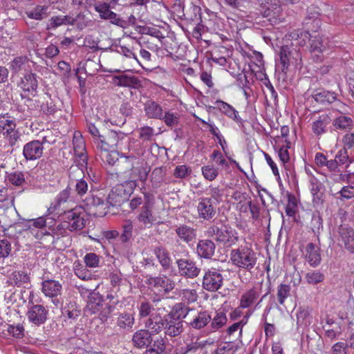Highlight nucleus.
<instances>
[{
  "label": "nucleus",
  "instance_id": "nucleus-24",
  "mask_svg": "<svg viewBox=\"0 0 354 354\" xmlns=\"http://www.w3.org/2000/svg\"><path fill=\"white\" fill-rule=\"evenodd\" d=\"M8 66L12 75H18L22 71L26 73L30 68L29 59L25 55L18 56L11 60Z\"/></svg>",
  "mask_w": 354,
  "mask_h": 354
},
{
  "label": "nucleus",
  "instance_id": "nucleus-39",
  "mask_svg": "<svg viewBox=\"0 0 354 354\" xmlns=\"http://www.w3.org/2000/svg\"><path fill=\"white\" fill-rule=\"evenodd\" d=\"M91 7H93L95 10L99 13L100 18L104 20L106 19L112 12L111 9L114 8L110 2L97 0L94 1Z\"/></svg>",
  "mask_w": 354,
  "mask_h": 354
},
{
  "label": "nucleus",
  "instance_id": "nucleus-25",
  "mask_svg": "<svg viewBox=\"0 0 354 354\" xmlns=\"http://www.w3.org/2000/svg\"><path fill=\"white\" fill-rule=\"evenodd\" d=\"M75 165H72L69 169V177L73 178V174H77V177H81L84 174V169L86 168L88 164V157L86 153L75 156Z\"/></svg>",
  "mask_w": 354,
  "mask_h": 354
},
{
  "label": "nucleus",
  "instance_id": "nucleus-14",
  "mask_svg": "<svg viewBox=\"0 0 354 354\" xmlns=\"http://www.w3.org/2000/svg\"><path fill=\"white\" fill-rule=\"evenodd\" d=\"M309 188L313 196V203L315 205L322 204L324 201L325 186L314 175L308 178Z\"/></svg>",
  "mask_w": 354,
  "mask_h": 354
},
{
  "label": "nucleus",
  "instance_id": "nucleus-26",
  "mask_svg": "<svg viewBox=\"0 0 354 354\" xmlns=\"http://www.w3.org/2000/svg\"><path fill=\"white\" fill-rule=\"evenodd\" d=\"M312 97L318 103L322 104H329L337 99V95L334 92L317 88L313 91Z\"/></svg>",
  "mask_w": 354,
  "mask_h": 354
},
{
  "label": "nucleus",
  "instance_id": "nucleus-63",
  "mask_svg": "<svg viewBox=\"0 0 354 354\" xmlns=\"http://www.w3.org/2000/svg\"><path fill=\"white\" fill-rule=\"evenodd\" d=\"M331 179L335 183H342L346 181L350 183L354 178V173L352 174H342V173H333L330 176Z\"/></svg>",
  "mask_w": 354,
  "mask_h": 354
},
{
  "label": "nucleus",
  "instance_id": "nucleus-54",
  "mask_svg": "<svg viewBox=\"0 0 354 354\" xmlns=\"http://www.w3.org/2000/svg\"><path fill=\"white\" fill-rule=\"evenodd\" d=\"M183 301L187 304L195 302L198 299V294L194 289H183L180 292Z\"/></svg>",
  "mask_w": 354,
  "mask_h": 354
},
{
  "label": "nucleus",
  "instance_id": "nucleus-19",
  "mask_svg": "<svg viewBox=\"0 0 354 354\" xmlns=\"http://www.w3.org/2000/svg\"><path fill=\"white\" fill-rule=\"evenodd\" d=\"M216 245L209 238L199 240L196 245L197 254L206 259H211L215 252Z\"/></svg>",
  "mask_w": 354,
  "mask_h": 354
},
{
  "label": "nucleus",
  "instance_id": "nucleus-16",
  "mask_svg": "<svg viewBox=\"0 0 354 354\" xmlns=\"http://www.w3.org/2000/svg\"><path fill=\"white\" fill-rule=\"evenodd\" d=\"M338 240L342 241L346 250L354 253V230L348 225H341L338 228Z\"/></svg>",
  "mask_w": 354,
  "mask_h": 354
},
{
  "label": "nucleus",
  "instance_id": "nucleus-11",
  "mask_svg": "<svg viewBox=\"0 0 354 354\" xmlns=\"http://www.w3.org/2000/svg\"><path fill=\"white\" fill-rule=\"evenodd\" d=\"M39 77L36 73L31 71L26 72L18 82L17 86L24 92L35 96L39 86Z\"/></svg>",
  "mask_w": 354,
  "mask_h": 354
},
{
  "label": "nucleus",
  "instance_id": "nucleus-59",
  "mask_svg": "<svg viewBox=\"0 0 354 354\" xmlns=\"http://www.w3.org/2000/svg\"><path fill=\"white\" fill-rule=\"evenodd\" d=\"M120 136L122 138H123V136L121 133H118L115 131H110L106 136H104L106 141L108 142L109 146L112 147L113 150L117 147L120 140Z\"/></svg>",
  "mask_w": 354,
  "mask_h": 354
},
{
  "label": "nucleus",
  "instance_id": "nucleus-62",
  "mask_svg": "<svg viewBox=\"0 0 354 354\" xmlns=\"http://www.w3.org/2000/svg\"><path fill=\"white\" fill-rule=\"evenodd\" d=\"M7 331L15 338H21L24 335V328L21 324L17 326L8 325Z\"/></svg>",
  "mask_w": 354,
  "mask_h": 354
},
{
  "label": "nucleus",
  "instance_id": "nucleus-56",
  "mask_svg": "<svg viewBox=\"0 0 354 354\" xmlns=\"http://www.w3.org/2000/svg\"><path fill=\"white\" fill-rule=\"evenodd\" d=\"M8 180L15 186H21L25 183L24 174L18 171L12 172L8 174Z\"/></svg>",
  "mask_w": 354,
  "mask_h": 354
},
{
  "label": "nucleus",
  "instance_id": "nucleus-23",
  "mask_svg": "<svg viewBox=\"0 0 354 354\" xmlns=\"http://www.w3.org/2000/svg\"><path fill=\"white\" fill-rule=\"evenodd\" d=\"M263 281L255 284L252 288L245 292L241 298L240 306L243 308L250 307L261 292Z\"/></svg>",
  "mask_w": 354,
  "mask_h": 354
},
{
  "label": "nucleus",
  "instance_id": "nucleus-28",
  "mask_svg": "<svg viewBox=\"0 0 354 354\" xmlns=\"http://www.w3.org/2000/svg\"><path fill=\"white\" fill-rule=\"evenodd\" d=\"M113 82L118 86L137 88L140 86V80L136 76L121 75L114 76Z\"/></svg>",
  "mask_w": 354,
  "mask_h": 354
},
{
  "label": "nucleus",
  "instance_id": "nucleus-21",
  "mask_svg": "<svg viewBox=\"0 0 354 354\" xmlns=\"http://www.w3.org/2000/svg\"><path fill=\"white\" fill-rule=\"evenodd\" d=\"M165 333L171 337L180 335L184 330V321H178L165 316Z\"/></svg>",
  "mask_w": 354,
  "mask_h": 354
},
{
  "label": "nucleus",
  "instance_id": "nucleus-32",
  "mask_svg": "<svg viewBox=\"0 0 354 354\" xmlns=\"http://www.w3.org/2000/svg\"><path fill=\"white\" fill-rule=\"evenodd\" d=\"M175 232L179 239L185 243L192 242L196 237V230L185 224L178 226Z\"/></svg>",
  "mask_w": 354,
  "mask_h": 354
},
{
  "label": "nucleus",
  "instance_id": "nucleus-15",
  "mask_svg": "<svg viewBox=\"0 0 354 354\" xmlns=\"http://www.w3.org/2000/svg\"><path fill=\"white\" fill-rule=\"evenodd\" d=\"M44 147L39 140H31L24 145L23 156L26 160H36L43 155Z\"/></svg>",
  "mask_w": 354,
  "mask_h": 354
},
{
  "label": "nucleus",
  "instance_id": "nucleus-60",
  "mask_svg": "<svg viewBox=\"0 0 354 354\" xmlns=\"http://www.w3.org/2000/svg\"><path fill=\"white\" fill-rule=\"evenodd\" d=\"M310 45L311 52L322 53L325 49L322 37L319 35L313 37V39L310 40Z\"/></svg>",
  "mask_w": 354,
  "mask_h": 354
},
{
  "label": "nucleus",
  "instance_id": "nucleus-34",
  "mask_svg": "<svg viewBox=\"0 0 354 354\" xmlns=\"http://www.w3.org/2000/svg\"><path fill=\"white\" fill-rule=\"evenodd\" d=\"M331 119L327 114L319 115L312 124V131L317 136H321L326 131L327 126L330 123Z\"/></svg>",
  "mask_w": 354,
  "mask_h": 354
},
{
  "label": "nucleus",
  "instance_id": "nucleus-55",
  "mask_svg": "<svg viewBox=\"0 0 354 354\" xmlns=\"http://www.w3.org/2000/svg\"><path fill=\"white\" fill-rule=\"evenodd\" d=\"M192 173L190 167L186 165H181L177 166L173 172V175L176 178L183 179L189 176Z\"/></svg>",
  "mask_w": 354,
  "mask_h": 354
},
{
  "label": "nucleus",
  "instance_id": "nucleus-53",
  "mask_svg": "<svg viewBox=\"0 0 354 354\" xmlns=\"http://www.w3.org/2000/svg\"><path fill=\"white\" fill-rule=\"evenodd\" d=\"M63 314L68 319H75L80 315V310L75 303H70L68 306L64 307Z\"/></svg>",
  "mask_w": 354,
  "mask_h": 354
},
{
  "label": "nucleus",
  "instance_id": "nucleus-10",
  "mask_svg": "<svg viewBox=\"0 0 354 354\" xmlns=\"http://www.w3.org/2000/svg\"><path fill=\"white\" fill-rule=\"evenodd\" d=\"M197 218L200 220L209 221L216 214V207L212 199L208 197H201L196 205Z\"/></svg>",
  "mask_w": 354,
  "mask_h": 354
},
{
  "label": "nucleus",
  "instance_id": "nucleus-61",
  "mask_svg": "<svg viewBox=\"0 0 354 354\" xmlns=\"http://www.w3.org/2000/svg\"><path fill=\"white\" fill-rule=\"evenodd\" d=\"M161 120H164L167 126L173 127L178 123L179 115L176 113L168 111L166 112L165 115L162 114V118Z\"/></svg>",
  "mask_w": 354,
  "mask_h": 354
},
{
  "label": "nucleus",
  "instance_id": "nucleus-2",
  "mask_svg": "<svg viewBox=\"0 0 354 354\" xmlns=\"http://www.w3.org/2000/svg\"><path fill=\"white\" fill-rule=\"evenodd\" d=\"M230 260L235 266L250 271L255 267L257 258L251 248L241 247L231 251Z\"/></svg>",
  "mask_w": 354,
  "mask_h": 354
},
{
  "label": "nucleus",
  "instance_id": "nucleus-47",
  "mask_svg": "<svg viewBox=\"0 0 354 354\" xmlns=\"http://www.w3.org/2000/svg\"><path fill=\"white\" fill-rule=\"evenodd\" d=\"M290 286L288 284L281 283L277 286V298L280 305H284L285 300L290 295Z\"/></svg>",
  "mask_w": 354,
  "mask_h": 354
},
{
  "label": "nucleus",
  "instance_id": "nucleus-18",
  "mask_svg": "<svg viewBox=\"0 0 354 354\" xmlns=\"http://www.w3.org/2000/svg\"><path fill=\"white\" fill-rule=\"evenodd\" d=\"M7 283L10 286L26 288L30 284V277L25 271L16 270L8 276Z\"/></svg>",
  "mask_w": 354,
  "mask_h": 354
},
{
  "label": "nucleus",
  "instance_id": "nucleus-5",
  "mask_svg": "<svg viewBox=\"0 0 354 354\" xmlns=\"http://www.w3.org/2000/svg\"><path fill=\"white\" fill-rule=\"evenodd\" d=\"M223 270L211 268L205 270L202 286L209 292L218 291L223 285Z\"/></svg>",
  "mask_w": 354,
  "mask_h": 354
},
{
  "label": "nucleus",
  "instance_id": "nucleus-33",
  "mask_svg": "<svg viewBox=\"0 0 354 354\" xmlns=\"http://www.w3.org/2000/svg\"><path fill=\"white\" fill-rule=\"evenodd\" d=\"M212 320V317L207 311H200L198 314L187 324L194 329L203 328Z\"/></svg>",
  "mask_w": 354,
  "mask_h": 354
},
{
  "label": "nucleus",
  "instance_id": "nucleus-57",
  "mask_svg": "<svg viewBox=\"0 0 354 354\" xmlns=\"http://www.w3.org/2000/svg\"><path fill=\"white\" fill-rule=\"evenodd\" d=\"M84 261L86 267L95 268L100 266V257L93 252L86 254L84 257Z\"/></svg>",
  "mask_w": 354,
  "mask_h": 354
},
{
  "label": "nucleus",
  "instance_id": "nucleus-42",
  "mask_svg": "<svg viewBox=\"0 0 354 354\" xmlns=\"http://www.w3.org/2000/svg\"><path fill=\"white\" fill-rule=\"evenodd\" d=\"M75 175H73V178H71V180H75V192L77 196H79L82 200L84 199L83 197L86 195V194L88 192V185L86 180H85L84 178L80 177V178H75Z\"/></svg>",
  "mask_w": 354,
  "mask_h": 354
},
{
  "label": "nucleus",
  "instance_id": "nucleus-20",
  "mask_svg": "<svg viewBox=\"0 0 354 354\" xmlns=\"http://www.w3.org/2000/svg\"><path fill=\"white\" fill-rule=\"evenodd\" d=\"M151 335L149 330H137L132 337L133 345L138 348H147L153 342Z\"/></svg>",
  "mask_w": 354,
  "mask_h": 354
},
{
  "label": "nucleus",
  "instance_id": "nucleus-13",
  "mask_svg": "<svg viewBox=\"0 0 354 354\" xmlns=\"http://www.w3.org/2000/svg\"><path fill=\"white\" fill-rule=\"evenodd\" d=\"M62 290V284L54 279H46L41 283V291L46 297L53 299V304L57 306L60 301L57 297L61 295Z\"/></svg>",
  "mask_w": 354,
  "mask_h": 354
},
{
  "label": "nucleus",
  "instance_id": "nucleus-64",
  "mask_svg": "<svg viewBox=\"0 0 354 354\" xmlns=\"http://www.w3.org/2000/svg\"><path fill=\"white\" fill-rule=\"evenodd\" d=\"M340 195L339 198L341 200L351 199L354 198V186L347 185L344 186L341 190L337 193Z\"/></svg>",
  "mask_w": 354,
  "mask_h": 354
},
{
  "label": "nucleus",
  "instance_id": "nucleus-46",
  "mask_svg": "<svg viewBox=\"0 0 354 354\" xmlns=\"http://www.w3.org/2000/svg\"><path fill=\"white\" fill-rule=\"evenodd\" d=\"M333 124L335 129L346 130L353 126V122L350 117L340 115L333 120Z\"/></svg>",
  "mask_w": 354,
  "mask_h": 354
},
{
  "label": "nucleus",
  "instance_id": "nucleus-48",
  "mask_svg": "<svg viewBox=\"0 0 354 354\" xmlns=\"http://www.w3.org/2000/svg\"><path fill=\"white\" fill-rule=\"evenodd\" d=\"M226 315L223 311L216 312V315L212 318L211 326L214 330L222 328L227 322Z\"/></svg>",
  "mask_w": 354,
  "mask_h": 354
},
{
  "label": "nucleus",
  "instance_id": "nucleus-43",
  "mask_svg": "<svg viewBox=\"0 0 354 354\" xmlns=\"http://www.w3.org/2000/svg\"><path fill=\"white\" fill-rule=\"evenodd\" d=\"M216 107L224 114L227 115L229 118L236 120L238 112L229 104L222 101L216 100L215 102Z\"/></svg>",
  "mask_w": 354,
  "mask_h": 354
},
{
  "label": "nucleus",
  "instance_id": "nucleus-40",
  "mask_svg": "<svg viewBox=\"0 0 354 354\" xmlns=\"http://www.w3.org/2000/svg\"><path fill=\"white\" fill-rule=\"evenodd\" d=\"M310 324V312L308 308H299L297 312V324L298 327L306 328Z\"/></svg>",
  "mask_w": 354,
  "mask_h": 354
},
{
  "label": "nucleus",
  "instance_id": "nucleus-3",
  "mask_svg": "<svg viewBox=\"0 0 354 354\" xmlns=\"http://www.w3.org/2000/svg\"><path fill=\"white\" fill-rule=\"evenodd\" d=\"M105 198L106 194L103 192L91 189L83 202L87 210L93 211L94 214L99 216H104L108 213Z\"/></svg>",
  "mask_w": 354,
  "mask_h": 354
},
{
  "label": "nucleus",
  "instance_id": "nucleus-52",
  "mask_svg": "<svg viewBox=\"0 0 354 354\" xmlns=\"http://www.w3.org/2000/svg\"><path fill=\"white\" fill-rule=\"evenodd\" d=\"M289 55L290 52L287 46H282L279 52L280 64L282 65L281 71L286 73V71L289 66Z\"/></svg>",
  "mask_w": 354,
  "mask_h": 354
},
{
  "label": "nucleus",
  "instance_id": "nucleus-8",
  "mask_svg": "<svg viewBox=\"0 0 354 354\" xmlns=\"http://www.w3.org/2000/svg\"><path fill=\"white\" fill-rule=\"evenodd\" d=\"M129 196V192L124 185L118 184L113 187L108 195H106L107 211L109 212L111 207L120 206L128 199Z\"/></svg>",
  "mask_w": 354,
  "mask_h": 354
},
{
  "label": "nucleus",
  "instance_id": "nucleus-9",
  "mask_svg": "<svg viewBox=\"0 0 354 354\" xmlns=\"http://www.w3.org/2000/svg\"><path fill=\"white\" fill-rule=\"evenodd\" d=\"M147 283L162 295L169 294L176 286L175 281L165 274L150 277L147 279Z\"/></svg>",
  "mask_w": 354,
  "mask_h": 354
},
{
  "label": "nucleus",
  "instance_id": "nucleus-49",
  "mask_svg": "<svg viewBox=\"0 0 354 354\" xmlns=\"http://www.w3.org/2000/svg\"><path fill=\"white\" fill-rule=\"evenodd\" d=\"M201 171L203 177L209 181L214 180L218 176V169L216 168L213 165L203 166Z\"/></svg>",
  "mask_w": 354,
  "mask_h": 354
},
{
  "label": "nucleus",
  "instance_id": "nucleus-4",
  "mask_svg": "<svg viewBox=\"0 0 354 354\" xmlns=\"http://www.w3.org/2000/svg\"><path fill=\"white\" fill-rule=\"evenodd\" d=\"M33 292H30L27 305L26 317L29 322L35 326H39L48 319V310L41 304L33 302Z\"/></svg>",
  "mask_w": 354,
  "mask_h": 354
},
{
  "label": "nucleus",
  "instance_id": "nucleus-41",
  "mask_svg": "<svg viewBox=\"0 0 354 354\" xmlns=\"http://www.w3.org/2000/svg\"><path fill=\"white\" fill-rule=\"evenodd\" d=\"M134 324V317L131 314L120 313L117 319V326L121 329H131Z\"/></svg>",
  "mask_w": 354,
  "mask_h": 354
},
{
  "label": "nucleus",
  "instance_id": "nucleus-44",
  "mask_svg": "<svg viewBox=\"0 0 354 354\" xmlns=\"http://www.w3.org/2000/svg\"><path fill=\"white\" fill-rule=\"evenodd\" d=\"M48 6H37L33 10L26 12V14L30 19L41 20L48 17Z\"/></svg>",
  "mask_w": 354,
  "mask_h": 354
},
{
  "label": "nucleus",
  "instance_id": "nucleus-38",
  "mask_svg": "<svg viewBox=\"0 0 354 354\" xmlns=\"http://www.w3.org/2000/svg\"><path fill=\"white\" fill-rule=\"evenodd\" d=\"M190 310L191 309L185 306L184 303H178L166 316L178 321H183V319L187 317Z\"/></svg>",
  "mask_w": 354,
  "mask_h": 354
},
{
  "label": "nucleus",
  "instance_id": "nucleus-22",
  "mask_svg": "<svg viewBox=\"0 0 354 354\" xmlns=\"http://www.w3.org/2000/svg\"><path fill=\"white\" fill-rule=\"evenodd\" d=\"M104 299L99 292H91L88 297L85 311L90 315L98 313L104 306Z\"/></svg>",
  "mask_w": 354,
  "mask_h": 354
},
{
  "label": "nucleus",
  "instance_id": "nucleus-45",
  "mask_svg": "<svg viewBox=\"0 0 354 354\" xmlns=\"http://www.w3.org/2000/svg\"><path fill=\"white\" fill-rule=\"evenodd\" d=\"M310 225L315 234H319L323 230V219L319 212L315 211L312 214Z\"/></svg>",
  "mask_w": 354,
  "mask_h": 354
},
{
  "label": "nucleus",
  "instance_id": "nucleus-29",
  "mask_svg": "<svg viewBox=\"0 0 354 354\" xmlns=\"http://www.w3.org/2000/svg\"><path fill=\"white\" fill-rule=\"evenodd\" d=\"M96 149L97 151V153H100V156L101 159L104 161L107 162L109 164H111V162L108 160V157L111 156V154L109 153V151H112L113 149L108 142L106 141V138L104 135H102L100 137L95 138V140H93Z\"/></svg>",
  "mask_w": 354,
  "mask_h": 354
},
{
  "label": "nucleus",
  "instance_id": "nucleus-51",
  "mask_svg": "<svg viewBox=\"0 0 354 354\" xmlns=\"http://www.w3.org/2000/svg\"><path fill=\"white\" fill-rule=\"evenodd\" d=\"M305 279L309 284L315 285L322 282L324 279V276L318 270H313L306 273Z\"/></svg>",
  "mask_w": 354,
  "mask_h": 354
},
{
  "label": "nucleus",
  "instance_id": "nucleus-27",
  "mask_svg": "<svg viewBox=\"0 0 354 354\" xmlns=\"http://www.w3.org/2000/svg\"><path fill=\"white\" fill-rule=\"evenodd\" d=\"M138 222L145 228H149L156 221L152 214L151 209L148 203H145L141 208L140 212L137 216Z\"/></svg>",
  "mask_w": 354,
  "mask_h": 354
},
{
  "label": "nucleus",
  "instance_id": "nucleus-37",
  "mask_svg": "<svg viewBox=\"0 0 354 354\" xmlns=\"http://www.w3.org/2000/svg\"><path fill=\"white\" fill-rule=\"evenodd\" d=\"M165 321L159 316L151 315L145 322V326L151 330V333L156 334L160 333L162 329L165 330Z\"/></svg>",
  "mask_w": 354,
  "mask_h": 354
},
{
  "label": "nucleus",
  "instance_id": "nucleus-31",
  "mask_svg": "<svg viewBox=\"0 0 354 354\" xmlns=\"http://www.w3.org/2000/svg\"><path fill=\"white\" fill-rule=\"evenodd\" d=\"M146 115L151 119H162L163 111L162 107L156 102L149 100L144 105Z\"/></svg>",
  "mask_w": 354,
  "mask_h": 354
},
{
  "label": "nucleus",
  "instance_id": "nucleus-6",
  "mask_svg": "<svg viewBox=\"0 0 354 354\" xmlns=\"http://www.w3.org/2000/svg\"><path fill=\"white\" fill-rule=\"evenodd\" d=\"M84 15L78 14L75 18L68 15H57L52 17L47 23V30H55L63 25H75L79 29H83L86 26V24L82 22L84 20Z\"/></svg>",
  "mask_w": 354,
  "mask_h": 354
},
{
  "label": "nucleus",
  "instance_id": "nucleus-17",
  "mask_svg": "<svg viewBox=\"0 0 354 354\" xmlns=\"http://www.w3.org/2000/svg\"><path fill=\"white\" fill-rule=\"evenodd\" d=\"M303 255L306 261L313 268L317 267L321 263L320 249L313 243H308L306 245Z\"/></svg>",
  "mask_w": 354,
  "mask_h": 354
},
{
  "label": "nucleus",
  "instance_id": "nucleus-7",
  "mask_svg": "<svg viewBox=\"0 0 354 354\" xmlns=\"http://www.w3.org/2000/svg\"><path fill=\"white\" fill-rule=\"evenodd\" d=\"M63 227L70 231L81 230L85 226V220L80 209L65 212L62 216Z\"/></svg>",
  "mask_w": 354,
  "mask_h": 354
},
{
  "label": "nucleus",
  "instance_id": "nucleus-30",
  "mask_svg": "<svg viewBox=\"0 0 354 354\" xmlns=\"http://www.w3.org/2000/svg\"><path fill=\"white\" fill-rule=\"evenodd\" d=\"M153 254L158 259L164 270H167L170 268L172 260L166 248L162 245H158L154 248Z\"/></svg>",
  "mask_w": 354,
  "mask_h": 354
},
{
  "label": "nucleus",
  "instance_id": "nucleus-1",
  "mask_svg": "<svg viewBox=\"0 0 354 354\" xmlns=\"http://www.w3.org/2000/svg\"><path fill=\"white\" fill-rule=\"evenodd\" d=\"M205 234L213 241H215L224 247H231L238 239L232 228L221 221L210 225L205 231Z\"/></svg>",
  "mask_w": 354,
  "mask_h": 354
},
{
  "label": "nucleus",
  "instance_id": "nucleus-12",
  "mask_svg": "<svg viewBox=\"0 0 354 354\" xmlns=\"http://www.w3.org/2000/svg\"><path fill=\"white\" fill-rule=\"evenodd\" d=\"M176 264L180 276L185 278L194 279L200 274L201 269L196 263L189 259H177Z\"/></svg>",
  "mask_w": 354,
  "mask_h": 354
},
{
  "label": "nucleus",
  "instance_id": "nucleus-50",
  "mask_svg": "<svg viewBox=\"0 0 354 354\" xmlns=\"http://www.w3.org/2000/svg\"><path fill=\"white\" fill-rule=\"evenodd\" d=\"M116 306L113 304H104L102 308L98 312V317L102 322H106L111 317L112 313L115 309Z\"/></svg>",
  "mask_w": 354,
  "mask_h": 354
},
{
  "label": "nucleus",
  "instance_id": "nucleus-36",
  "mask_svg": "<svg viewBox=\"0 0 354 354\" xmlns=\"http://www.w3.org/2000/svg\"><path fill=\"white\" fill-rule=\"evenodd\" d=\"M182 12L183 15L181 18L185 20L194 21L197 24L201 21V9L198 6L191 3L186 11L184 12L183 9Z\"/></svg>",
  "mask_w": 354,
  "mask_h": 354
},
{
  "label": "nucleus",
  "instance_id": "nucleus-35",
  "mask_svg": "<svg viewBox=\"0 0 354 354\" xmlns=\"http://www.w3.org/2000/svg\"><path fill=\"white\" fill-rule=\"evenodd\" d=\"M150 182L153 189L160 188L163 183L168 184L169 183V181H167L166 173L162 167H156L153 170Z\"/></svg>",
  "mask_w": 354,
  "mask_h": 354
},
{
  "label": "nucleus",
  "instance_id": "nucleus-58",
  "mask_svg": "<svg viewBox=\"0 0 354 354\" xmlns=\"http://www.w3.org/2000/svg\"><path fill=\"white\" fill-rule=\"evenodd\" d=\"M73 150L75 156L86 153L84 142L81 136L74 135L73 139Z\"/></svg>",
  "mask_w": 354,
  "mask_h": 354
}]
</instances>
